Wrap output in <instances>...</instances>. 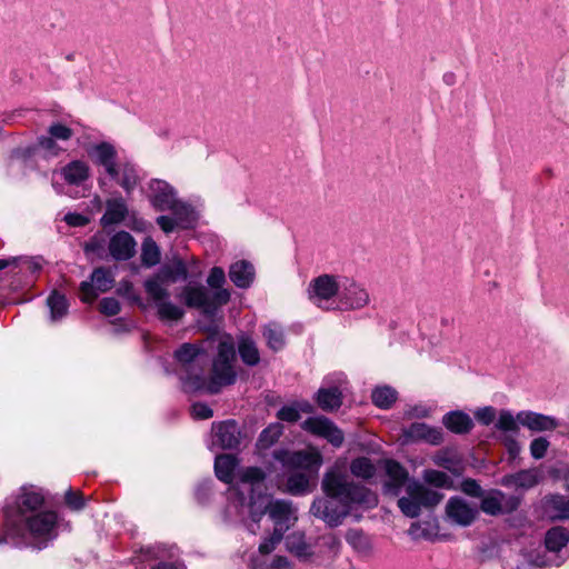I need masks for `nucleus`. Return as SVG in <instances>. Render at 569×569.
<instances>
[{
	"instance_id": "obj_51",
	"label": "nucleus",
	"mask_w": 569,
	"mask_h": 569,
	"mask_svg": "<svg viewBox=\"0 0 569 569\" xmlns=\"http://www.w3.org/2000/svg\"><path fill=\"white\" fill-rule=\"evenodd\" d=\"M433 462L437 466L445 468L452 472L456 471V467L458 463L457 459L448 452H440V453L436 455L433 457Z\"/></svg>"
},
{
	"instance_id": "obj_57",
	"label": "nucleus",
	"mask_w": 569,
	"mask_h": 569,
	"mask_svg": "<svg viewBox=\"0 0 569 569\" xmlns=\"http://www.w3.org/2000/svg\"><path fill=\"white\" fill-rule=\"evenodd\" d=\"M192 416L196 419L204 420L211 418L213 416V411L208 405L196 402L192 405Z\"/></svg>"
},
{
	"instance_id": "obj_61",
	"label": "nucleus",
	"mask_w": 569,
	"mask_h": 569,
	"mask_svg": "<svg viewBox=\"0 0 569 569\" xmlns=\"http://www.w3.org/2000/svg\"><path fill=\"white\" fill-rule=\"evenodd\" d=\"M271 568L273 569H291V565L287 557L276 556L272 560Z\"/></svg>"
},
{
	"instance_id": "obj_64",
	"label": "nucleus",
	"mask_w": 569,
	"mask_h": 569,
	"mask_svg": "<svg viewBox=\"0 0 569 569\" xmlns=\"http://www.w3.org/2000/svg\"><path fill=\"white\" fill-rule=\"evenodd\" d=\"M152 569H177V567L173 563L161 562Z\"/></svg>"
},
{
	"instance_id": "obj_42",
	"label": "nucleus",
	"mask_w": 569,
	"mask_h": 569,
	"mask_svg": "<svg viewBox=\"0 0 569 569\" xmlns=\"http://www.w3.org/2000/svg\"><path fill=\"white\" fill-rule=\"evenodd\" d=\"M172 207L173 208H169L168 211L173 213V219L177 221V223L183 228L189 227L193 221L192 208L189 204L179 201L178 199L174 201Z\"/></svg>"
},
{
	"instance_id": "obj_40",
	"label": "nucleus",
	"mask_w": 569,
	"mask_h": 569,
	"mask_svg": "<svg viewBox=\"0 0 569 569\" xmlns=\"http://www.w3.org/2000/svg\"><path fill=\"white\" fill-rule=\"evenodd\" d=\"M283 432V427L281 423L276 422L269 425L266 429H263L258 438L257 447L259 449H268L273 443L277 442V440L280 438V436Z\"/></svg>"
},
{
	"instance_id": "obj_20",
	"label": "nucleus",
	"mask_w": 569,
	"mask_h": 569,
	"mask_svg": "<svg viewBox=\"0 0 569 569\" xmlns=\"http://www.w3.org/2000/svg\"><path fill=\"white\" fill-rule=\"evenodd\" d=\"M216 441L222 449H236L241 442V431L234 420L221 421L212 425Z\"/></svg>"
},
{
	"instance_id": "obj_53",
	"label": "nucleus",
	"mask_w": 569,
	"mask_h": 569,
	"mask_svg": "<svg viewBox=\"0 0 569 569\" xmlns=\"http://www.w3.org/2000/svg\"><path fill=\"white\" fill-rule=\"evenodd\" d=\"M100 311L106 316H116L120 311V303L114 298H103L100 301Z\"/></svg>"
},
{
	"instance_id": "obj_62",
	"label": "nucleus",
	"mask_w": 569,
	"mask_h": 569,
	"mask_svg": "<svg viewBox=\"0 0 569 569\" xmlns=\"http://www.w3.org/2000/svg\"><path fill=\"white\" fill-rule=\"evenodd\" d=\"M21 260H22V257H12V258L0 259V271L8 267H11V266H14V267L20 266Z\"/></svg>"
},
{
	"instance_id": "obj_9",
	"label": "nucleus",
	"mask_w": 569,
	"mask_h": 569,
	"mask_svg": "<svg viewBox=\"0 0 569 569\" xmlns=\"http://www.w3.org/2000/svg\"><path fill=\"white\" fill-rule=\"evenodd\" d=\"M342 279L321 274L308 286V298L317 307L326 310L339 309V295Z\"/></svg>"
},
{
	"instance_id": "obj_44",
	"label": "nucleus",
	"mask_w": 569,
	"mask_h": 569,
	"mask_svg": "<svg viewBox=\"0 0 569 569\" xmlns=\"http://www.w3.org/2000/svg\"><path fill=\"white\" fill-rule=\"evenodd\" d=\"M422 478L427 483L439 488H447L451 483L450 477L447 473L435 469L425 470Z\"/></svg>"
},
{
	"instance_id": "obj_56",
	"label": "nucleus",
	"mask_w": 569,
	"mask_h": 569,
	"mask_svg": "<svg viewBox=\"0 0 569 569\" xmlns=\"http://www.w3.org/2000/svg\"><path fill=\"white\" fill-rule=\"evenodd\" d=\"M502 442H503L510 458L515 459L519 456V453L521 451V447L513 436L505 435L502 438Z\"/></svg>"
},
{
	"instance_id": "obj_17",
	"label": "nucleus",
	"mask_w": 569,
	"mask_h": 569,
	"mask_svg": "<svg viewBox=\"0 0 569 569\" xmlns=\"http://www.w3.org/2000/svg\"><path fill=\"white\" fill-rule=\"evenodd\" d=\"M369 302V295L365 288L351 279L343 278L339 295V309H360Z\"/></svg>"
},
{
	"instance_id": "obj_39",
	"label": "nucleus",
	"mask_w": 569,
	"mask_h": 569,
	"mask_svg": "<svg viewBox=\"0 0 569 569\" xmlns=\"http://www.w3.org/2000/svg\"><path fill=\"white\" fill-rule=\"evenodd\" d=\"M47 305L50 309V317L52 321L60 320L68 312V302L63 295L53 291L47 299Z\"/></svg>"
},
{
	"instance_id": "obj_50",
	"label": "nucleus",
	"mask_w": 569,
	"mask_h": 569,
	"mask_svg": "<svg viewBox=\"0 0 569 569\" xmlns=\"http://www.w3.org/2000/svg\"><path fill=\"white\" fill-rule=\"evenodd\" d=\"M282 538H283L282 533L277 532V531L273 530L271 536L268 537L267 539H264L260 543L259 551L262 555H269L270 552H272L276 549L277 545L282 540Z\"/></svg>"
},
{
	"instance_id": "obj_38",
	"label": "nucleus",
	"mask_w": 569,
	"mask_h": 569,
	"mask_svg": "<svg viewBox=\"0 0 569 569\" xmlns=\"http://www.w3.org/2000/svg\"><path fill=\"white\" fill-rule=\"evenodd\" d=\"M350 472L363 480H369L376 475V467L367 457H359L351 461Z\"/></svg>"
},
{
	"instance_id": "obj_4",
	"label": "nucleus",
	"mask_w": 569,
	"mask_h": 569,
	"mask_svg": "<svg viewBox=\"0 0 569 569\" xmlns=\"http://www.w3.org/2000/svg\"><path fill=\"white\" fill-rule=\"evenodd\" d=\"M273 458L291 471L287 479V489L291 495H305L310 491V481L322 465V457L316 450L290 451L278 449Z\"/></svg>"
},
{
	"instance_id": "obj_29",
	"label": "nucleus",
	"mask_w": 569,
	"mask_h": 569,
	"mask_svg": "<svg viewBox=\"0 0 569 569\" xmlns=\"http://www.w3.org/2000/svg\"><path fill=\"white\" fill-rule=\"evenodd\" d=\"M89 166L81 160H73L61 168L60 174L68 184L79 186L89 178Z\"/></svg>"
},
{
	"instance_id": "obj_1",
	"label": "nucleus",
	"mask_w": 569,
	"mask_h": 569,
	"mask_svg": "<svg viewBox=\"0 0 569 569\" xmlns=\"http://www.w3.org/2000/svg\"><path fill=\"white\" fill-rule=\"evenodd\" d=\"M266 473L258 467H248L238 472V483L229 489L230 498L243 507L250 506L251 517L259 521L260 517L268 513L273 521L274 531L284 533L298 519L297 510L287 500H272L267 496L254 498V492L263 487Z\"/></svg>"
},
{
	"instance_id": "obj_35",
	"label": "nucleus",
	"mask_w": 569,
	"mask_h": 569,
	"mask_svg": "<svg viewBox=\"0 0 569 569\" xmlns=\"http://www.w3.org/2000/svg\"><path fill=\"white\" fill-rule=\"evenodd\" d=\"M286 547L289 552L299 559H308L312 556V547L306 541L302 532L296 531L286 538Z\"/></svg>"
},
{
	"instance_id": "obj_12",
	"label": "nucleus",
	"mask_w": 569,
	"mask_h": 569,
	"mask_svg": "<svg viewBox=\"0 0 569 569\" xmlns=\"http://www.w3.org/2000/svg\"><path fill=\"white\" fill-rule=\"evenodd\" d=\"M302 429L317 437L326 439L333 447L339 448L345 441V435L337 425L323 416L310 417L302 422Z\"/></svg>"
},
{
	"instance_id": "obj_16",
	"label": "nucleus",
	"mask_w": 569,
	"mask_h": 569,
	"mask_svg": "<svg viewBox=\"0 0 569 569\" xmlns=\"http://www.w3.org/2000/svg\"><path fill=\"white\" fill-rule=\"evenodd\" d=\"M446 515L451 522L468 527L478 517L479 508L461 497H451L446 505Z\"/></svg>"
},
{
	"instance_id": "obj_59",
	"label": "nucleus",
	"mask_w": 569,
	"mask_h": 569,
	"mask_svg": "<svg viewBox=\"0 0 569 569\" xmlns=\"http://www.w3.org/2000/svg\"><path fill=\"white\" fill-rule=\"evenodd\" d=\"M64 221L72 227H83L89 222V219L80 213H67Z\"/></svg>"
},
{
	"instance_id": "obj_49",
	"label": "nucleus",
	"mask_w": 569,
	"mask_h": 569,
	"mask_svg": "<svg viewBox=\"0 0 569 569\" xmlns=\"http://www.w3.org/2000/svg\"><path fill=\"white\" fill-rule=\"evenodd\" d=\"M38 146L50 156H58L62 151L58 146L57 140L49 133L38 138Z\"/></svg>"
},
{
	"instance_id": "obj_33",
	"label": "nucleus",
	"mask_w": 569,
	"mask_h": 569,
	"mask_svg": "<svg viewBox=\"0 0 569 569\" xmlns=\"http://www.w3.org/2000/svg\"><path fill=\"white\" fill-rule=\"evenodd\" d=\"M110 179L121 186L127 193H130L139 181L137 169L130 162L119 163L117 167V177H110Z\"/></svg>"
},
{
	"instance_id": "obj_63",
	"label": "nucleus",
	"mask_w": 569,
	"mask_h": 569,
	"mask_svg": "<svg viewBox=\"0 0 569 569\" xmlns=\"http://www.w3.org/2000/svg\"><path fill=\"white\" fill-rule=\"evenodd\" d=\"M298 408H299V413L302 411V412H311L312 411V406L309 403V402H299V403H295Z\"/></svg>"
},
{
	"instance_id": "obj_14",
	"label": "nucleus",
	"mask_w": 569,
	"mask_h": 569,
	"mask_svg": "<svg viewBox=\"0 0 569 569\" xmlns=\"http://www.w3.org/2000/svg\"><path fill=\"white\" fill-rule=\"evenodd\" d=\"M310 512L323 520L328 526L338 527L350 511L335 499L326 496L313 500Z\"/></svg>"
},
{
	"instance_id": "obj_26",
	"label": "nucleus",
	"mask_w": 569,
	"mask_h": 569,
	"mask_svg": "<svg viewBox=\"0 0 569 569\" xmlns=\"http://www.w3.org/2000/svg\"><path fill=\"white\" fill-rule=\"evenodd\" d=\"M128 216V207L123 198L117 197L108 199L106 202V212L101 217L103 227L118 224Z\"/></svg>"
},
{
	"instance_id": "obj_36",
	"label": "nucleus",
	"mask_w": 569,
	"mask_h": 569,
	"mask_svg": "<svg viewBox=\"0 0 569 569\" xmlns=\"http://www.w3.org/2000/svg\"><path fill=\"white\" fill-rule=\"evenodd\" d=\"M262 336L271 350L279 351L283 349L286 345L284 332L282 327L277 322L266 325L262 328Z\"/></svg>"
},
{
	"instance_id": "obj_45",
	"label": "nucleus",
	"mask_w": 569,
	"mask_h": 569,
	"mask_svg": "<svg viewBox=\"0 0 569 569\" xmlns=\"http://www.w3.org/2000/svg\"><path fill=\"white\" fill-rule=\"evenodd\" d=\"M48 133L52 136L57 141H68L72 138L73 130L63 123L53 122L49 126Z\"/></svg>"
},
{
	"instance_id": "obj_18",
	"label": "nucleus",
	"mask_w": 569,
	"mask_h": 569,
	"mask_svg": "<svg viewBox=\"0 0 569 569\" xmlns=\"http://www.w3.org/2000/svg\"><path fill=\"white\" fill-rule=\"evenodd\" d=\"M148 197L151 204L159 211H167L173 208L177 200L174 189L166 181L153 179L148 186Z\"/></svg>"
},
{
	"instance_id": "obj_3",
	"label": "nucleus",
	"mask_w": 569,
	"mask_h": 569,
	"mask_svg": "<svg viewBox=\"0 0 569 569\" xmlns=\"http://www.w3.org/2000/svg\"><path fill=\"white\" fill-rule=\"evenodd\" d=\"M323 493L335 499L349 511L357 506L375 507L378 498L369 488L355 482L349 475L338 466L329 469L322 478Z\"/></svg>"
},
{
	"instance_id": "obj_21",
	"label": "nucleus",
	"mask_w": 569,
	"mask_h": 569,
	"mask_svg": "<svg viewBox=\"0 0 569 569\" xmlns=\"http://www.w3.org/2000/svg\"><path fill=\"white\" fill-rule=\"evenodd\" d=\"M136 241L127 231L114 233L109 241V252L114 260H129L136 253Z\"/></svg>"
},
{
	"instance_id": "obj_6",
	"label": "nucleus",
	"mask_w": 569,
	"mask_h": 569,
	"mask_svg": "<svg viewBox=\"0 0 569 569\" xmlns=\"http://www.w3.org/2000/svg\"><path fill=\"white\" fill-rule=\"evenodd\" d=\"M519 425L533 432L552 431L558 427V421L551 416L523 410L516 416L510 410L502 409L498 413L496 428L505 433H517Z\"/></svg>"
},
{
	"instance_id": "obj_48",
	"label": "nucleus",
	"mask_w": 569,
	"mask_h": 569,
	"mask_svg": "<svg viewBox=\"0 0 569 569\" xmlns=\"http://www.w3.org/2000/svg\"><path fill=\"white\" fill-rule=\"evenodd\" d=\"M226 282V274L222 268L213 267L208 276L207 283L210 288L216 290H224L222 288Z\"/></svg>"
},
{
	"instance_id": "obj_11",
	"label": "nucleus",
	"mask_w": 569,
	"mask_h": 569,
	"mask_svg": "<svg viewBox=\"0 0 569 569\" xmlns=\"http://www.w3.org/2000/svg\"><path fill=\"white\" fill-rule=\"evenodd\" d=\"M143 286L148 297L154 302L161 320L177 321L183 317V310L168 301L167 287H163L157 280H146Z\"/></svg>"
},
{
	"instance_id": "obj_41",
	"label": "nucleus",
	"mask_w": 569,
	"mask_h": 569,
	"mask_svg": "<svg viewBox=\"0 0 569 569\" xmlns=\"http://www.w3.org/2000/svg\"><path fill=\"white\" fill-rule=\"evenodd\" d=\"M372 402L381 408L389 409L397 399V391L391 387H377L371 395Z\"/></svg>"
},
{
	"instance_id": "obj_27",
	"label": "nucleus",
	"mask_w": 569,
	"mask_h": 569,
	"mask_svg": "<svg viewBox=\"0 0 569 569\" xmlns=\"http://www.w3.org/2000/svg\"><path fill=\"white\" fill-rule=\"evenodd\" d=\"M543 507L553 520L569 519V498L559 493L549 495L543 499Z\"/></svg>"
},
{
	"instance_id": "obj_25",
	"label": "nucleus",
	"mask_w": 569,
	"mask_h": 569,
	"mask_svg": "<svg viewBox=\"0 0 569 569\" xmlns=\"http://www.w3.org/2000/svg\"><path fill=\"white\" fill-rule=\"evenodd\" d=\"M443 426L456 435H466L473 428V421L471 417L461 410H453L447 412L442 417Z\"/></svg>"
},
{
	"instance_id": "obj_46",
	"label": "nucleus",
	"mask_w": 569,
	"mask_h": 569,
	"mask_svg": "<svg viewBox=\"0 0 569 569\" xmlns=\"http://www.w3.org/2000/svg\"><path fill=\"white\" fill-rule=\"evenodd\" d=\"M473 415L480 425L490 426L497 418V410L491 406H486L478 408Z\"/></svg>"
},
{
	"instance_id": "obj_22",
	"label": "nucleus",
	"mask_w": 569,
	"mask_h": 569,
	"mask_svg": "<svg viewBox=\"0 0 569 569\" xmlns=\"http://www.w3.org/2000/svg\"><path fill=\"white\" fill-rule=\"evenodd\" d=\"M43 501L44 498L37 488L33 486H23L16 501L21 521L26 519V517L34 515L38 508L42 506Z\"/></svg>"
},
{
	"instance_id": "obj_55",
	"label": "nucleus",
	"mask_w": 569,
	"mask_h": 569,
	"mask_svg": "<svg viewBox=\"0 0 569 569\" xmlns=\"http://www.w3.org/2000/svg\"><path fill=\"white\" fill-rule=\"evenodd\" d=\"M66 503L72 509V510H80L84 506L83 497L79 491H73L72 489H69L66 492Z\"/></svg>"
},
{
	"instance_id": "obj_47",
	"label": "nucleus",
	"mask_w": 569,
	"mask_h": 569,
	"mask_svg": "<svg viewBox=\"0 0 569 569\" xmlns=\"http://www.w3.org/2000/svg\"><path fill=\"white\" fill-rule=\"evenodd\" d=\"M550 443L545 437L535 438L530 442V455L533 459H541L546 456Z\"/></svg>"
},
{
	"instance_id": "obj_37",
	"label": "nucleus",
	"mask_w": 569,
	"mask_h": 569,
	"mask_svg": "<svg viewBox=\"0 0 569 569\" xmlns=\"http://www.w3.org/2000/svg\"><path fill=\"white\" fill-rule=\"evenodd\" d=\"M569 541V532L563 527H553L549 529L545 537L546 548L550 551L557 552L565 547Z\"/></svg>"
},
{
	"instance_id": "obj_32",
	"label": "nucleus",
	"mask_w": 569,
	"mask_h": 569,
	"mask_svg": "<svg viewBox=\"0 0 569 569\" xmlns=\"http://www.w3.org/2000/svg\"><path fill=\"white\" fill-rule=\"evenodd\" d=\"M318 406L323 411H333L342 405V392L339 387H321L316 397Z\"/></svg>"
},
{
	"instance_id": "obj_52",
	"label": "nucleus",
	"mask_w": 569,
	"mask_h": 569,
	"mask_svg": "<svg viewBox=\"0 0 569 569\" xmlns=\"http://www.w3.org/2000/svg\"><path fill=\"white\" fill-rule=\"evenodd\" d=\"M277 417L282 421L296 422L300 419L299 408L295 403L284 406L278 411Z\"/></svg>"
},
{
	"instance_id": "obj_19",
	"label": "nucleus",
	"mask_w": 569,
	"mask_h": 569,
	"mask_svg": "<svg viewBox=\"0 0 569 569\" xmlns=\"http://www.w3.org/2000/svg\"><path fill=\"white\" fill-rule=\"evenodd\" d=\"M88 154L94 164L104 169L109 177H117V150L109 142H100L88 150Z\"/></svg>"
},
{
	"instance_id": "obj_58",
	"label": "nucleus",
	"mask_w": 569,
	"mask_h": 569,
	"mask_svg": "<svg viewBox=\"0 0 569 569\" xmlns=\"http://www.w3.org/2000/svg\"><path fill=\"white\" fill-rule=\"evenodd\" d=\"M157 223L161 228V230L166 233L172 232L176 229V227L179 226L173 218L168 217V216L158 217Z\"/></svg>"
},
{
	"instance_id": "obj_24",
	"label": "nucleus",
	"mask_w": 569,
	"mask_h": 569,
	"mask_svg": "<svg viewBox=\"0 0 569 569\" xmlns=\"http://www.w3.org/2000/svg\"><path fill=\"white\" fill-rule=\"evenodd\" d=\"M187 278L188 270L184 261L180 258H174L171 262L162 266L159 272L148 280H157L166 287L168 283L186 280Z\"/></svg>"
},
{
	"instance_id": "obj_43",
	"label": "nucleus",
	"mask_w": 569,
	"mask_h": 569,
	"mask_svg": "<svg viewBox=\"0 0 569 569\" xmlns=\"http://www.w3.org/2000/svg\"><path fill=\"white\" fill-rule=\"evenodd\" d=\"M141 261L147 267L156 266L160 261L159 247L151 238H146L142 242Z\"/></svg>"
},
{
	"instance_id": "obj_2",
	"label": "nucleus",
	"mask_w": 569,
	"mask_h": 569,
	"mask_svg": "<svg viewBox=\"0 0 569 569\" xmlns=\"http://www.w3.org/2000/svg\"><path fill=\"white\" fill-rule=\"evenodd\" d=\"M380 465L386 476L382 483L383 495L398 497L403 488L406 490V496L398 499V507L405 516L417 518L421 513V508H432L442 500V493L411 479L400 462L385 459Z\"/></svg>"
},
{
	"instance_id": "obj_13",
	"label": "nucleus",
	"mask_w": 569,
	"mask_h": 569,
	"mask_svg": "<svg viewBox=\"0 0 569 569\" xmlns=\"http://www.w3.org/2000/svg\"><path fill=\"white\" fill-rule=\"evenodd\" d=\"M114 277L109 268H96L91 274L90 281H83L80 286L81 299L83 302L91 303L96 300L99 292H107L113 287Z\"/></svg>"
},
{
	"instance_id": "obj_7",
	"label": "nucleus",
	"mask_w": 569,
	"mask_h": 569,
	"mask_svg": "<svg viewBox=\"0 0 569 569\" xmlns=\"http://www.w3.org/2000/svg\"><path fill=\"white\" fill-rule=\"evenodd\" d=\"M234 358L233 343L231 341H221L218 346V355L213 360L212 372L207 385V390L210 393H218L222 387L232 385L236 381Z\"/></svg>"
},
{
	"instance_id": "obj_5",
	"label": "nucleus",
	"mask_w": 569,
	"mask_h": 569,
	"mask_svg": "<svg viewBox=\"0 0 569 569\" xmlns=\"http://www.w3.org/2000/svg\"><path fill=\"white\" fill-rule=\"evenodd\" d=\"M180 363L179 376L186 391H197L206 387L204 368L206 355L202 349L192 343H183L174 352Z\"/></svg>"
},
{
	"instance_id": "obj_15",
	"label": "nucleus",
	"mask_w": 569,
	"mask_h": 569,
	"mask_svg": "<svg viewBox=\"0 0 569 569\" xmlns=\"http://www.w3.org/2000/svg\"><path fill=\"white\" fill-rule=\"evenodd\" d=\"M520 506V498L507 496L500 490H491L482 497L480 509L489 516L510 513Z\"/></svg>"
},
{
	"instance_id": "obj_34",
	"label": "nucleus",
	"mask_w": 569,
	"mask_h": 569,
	"mask_svg": "<svg viewBox=\"0 0 569 569\" xmlns=\"http://www.w3.org/2000/svg\"><path fill=\"white\" fill-rule=\"evenodd\" d=\"M238 352L242 362L249 367H254L260 362L258 346L256 341L248 336H241L239 338Z\"/></svg>"
},
{
	"instance_id": "obj_28",
	"label": "nucleus",
	"mask_w": 569,
	"mask_h": 569,
	"mask_svg": "<svg viewBox=\"0 0 569 569\" xmlns=\"http://www.w3.org/2000/svg\"><path fill=\"white\" fill-rule=\"evenodd\" d=\"M229 278L238 288H248L254 279V268L246 260L237 261L230 266Z\"/></svg>"
},
{
	"instance_id": "obj_60",
	"label": "nucleus",
	"mask_w": 569,
	"mask_h": 569,
	"mask_svg": "<svg viewBox=\"0 0 569 569\" xmlns=\"http://www.w3.org/2000/svg\"><path fill=\"white\" fill-rule=\"evenodd\" d=\"M20 264H23L31 273H36L42 268V262L39 258L22 257Z\"/></svg>"
},
{
	"instance_id": "obj_23",
	"label": "nucleus",
	"mask_w": 569,
	"mask_h": 569,
	"mask_svg": "<svg viewBox=\"0 0 569 569\" xmlns=\"http://www.w3.org/2000/svg\"><path fill=\"white\" fill-rule=\"evenodd\" d=\"M403 436L410 441H426L431 445L442 442V432L439 428L430 427L423 422H413L403 431Z\"/></svg>"
},
{
	"instance_id": "obj_31",
	"label": "nucleus",
	"mask_w": 569,
	"mask_h": 569,
	"mask_svg": "<svg viewBox=\"0 0 569 569\" xmlns=\"http://www.w3.org/2000/svg\"><path fill=\"white\" fill-rule=\"evenodd\" d=\"M238 465V459L232 455L217 456L214 460V472L217 478L226 483H232L236 478L234 471Z\"/></svg>"
},
{
	"instance_id": "obj_10",
	"label": "nucleus",
	"mask_w": 569,
	"mask_h": 569,
	"mask_svg": "<svg viewBox=\"0 0 569 569\" xmlns=\"http://www.w3.org/2000/svg\"><path fill=\"white\" fill-rule=\"evenodd\" d=\"M57 520L53 511H38L22 520L23 530L34 540V546L42 549L48 541L56 538Z\"/></svg>"
},
{
	"instance_id": "obj_54",
	"label": "nucleus",
	"mask_w": 569,
	"mask_h": 569,
	"mask_svg": "<svg viewBox=\"0 0 569 569\" xmlns=\"http://www.w3.org/2000/svg\"><path fill=\"white\" fill-rule=\"evenodd\" d=\"M461 489H462V491L466 495H468L470 497L480 498V497L483 496L482 488L473 479H466V480H463L462 483H461Z\"/></svg>"
},
{
	"instance_id": "obj_8",
	"label": "nucleus",
	"mask_w": 569,
	"mask_h": 569,
	"mask_svg": "<svg viewBox=\"0 0 569 569\" xmlns=\"http://www.w3.org/2000/svg\"><path fill=\"white\" fill-rule=\"evenodd\" d=\"M180 298L189 308L201 310L204 315L212 316L217 310L230 300L228 290L209 291L203 286H186Z\"/></svg>"
},
{
	"instance_id": "obj_30",
	"label": "nucleus",
	"mask_w": 569,
	"mask_h": 569,
	"mask_svg": "<svg viewBox=\"0 0 569 569\" xmlns=\"http://www.w3.org/2000/svg\"><path fill=\"white\" fill-rule=\"evenodd\" d=\"M538 482L539 472L536 469L520 470L513 475H507L501 481L506 487H516L521 489H530L538 485Z\"/></svg>"
}]
</instances>
